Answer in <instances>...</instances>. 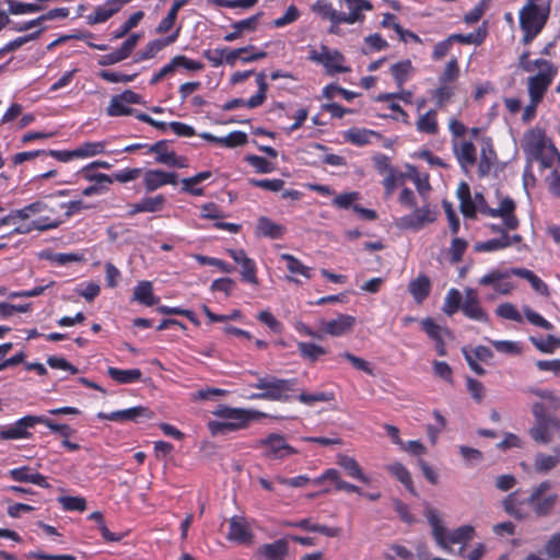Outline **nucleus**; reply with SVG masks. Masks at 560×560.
Here are the masks:
<instances>
[{
  "mask_svg": "<svg viewBox=\"0 0 560 560\" xmlns=\"http://www.w3.org/2000/svg\"><path fill=\"white\" fill-rule=\"evenodd\" d=\"M530 340L536 348L544 353H552L560 347V340L552 335H548L546 338L540 339L530 338Z\"/></svg>",
  "mask_w": 560,
  "mask_h": 560,
  "instance_id": "603ef678",
  "label": "nucleus"
},
{
  "mask_svg": "<svg viewBox=\"0 0 560 560\" xmlns=\"http://www.w3.org/2000/svg\"><path fill=\"white\" fill-rule=\"evenodd\" d=\"M458 75L459 67L457 60L453 58L446 63L443 73L439 78V83L450 84L454 82Z\"/></svg>",
  "mask_w": 560,
  "mask_h": 560,
  "instance_id": "13d9d810",
  "label": "nucleus"
},
{
  "mask_svg": "<svg viewBox=\"0 0 560 560\" xmlns=\"http://www.w3.org/2000/svg\"><path fill=\"white\" fill-rule=\"evenodd\" d=\"M219 417L218 421H211L209 423L210 430L214 434L234 432L244 429L253 420L259 419L265 415L257 410L232 408V407H220L213 412Z\"/></svg>",
  "mask_w": 560,
  "mask_h": 560,
  "instance_id": "7ed1b4c3",
  "label": "nucleus"
},
{
  "mask_svg": "<svg viewBox=\"0 0 560 560\" xmlns=\"http://www.w3.org/2000/svg\"><path fill=\"white\" fill-rule=\"evenodd\" d=\"M550 13L549 4L540 7L527 1L520 11V25L525 33L523 42L530 43L544 28Z\"/></svg>",
  "mask_w": 560,
  "mask_h": 560,
  "instance_id": "0eeeda50",
  "label": "nucleus"
},
{
  "mask_svg": "<svg viewBox=\"0 0 560 560\" xmlns=\"http://www.w3.org/2000/svg\"><path fill=\"white\" fill-rule=\"evenodd\" d=\"M256 81L258 84V92L256 95L252 96L248 101L245 102V105L249 108H255L261 105L266 98L267 83L265 73H258L256 77Z\"/></svg>",
  "mask_w": 560,
  "mask_h": 560,
  "instance_id": "49530a36",
  "label": "nucleus"
},
{
  "mask_svg": "<svg viewBox=\"0 0 560 560\" xmlns=\"http://www.w3.org/2000/svg\"><path fill=\"white\" fill-rule=\"evenodd\" d=\"M522 148L530 160L539 161L542 167L551 168L555 164H560V153L541 128L535 127L526 131Z\"/></svg>",
  "mask_w": 560,
  "mask_h": 560,
  "instance_id": "f03ea898",
  "label": "nucleus"
},
{
  "mask_svg": "<svg viewBox=\"0 0 560 560\" xmlns=\"http://www.w3.org/2000/svg\"><path fill=\"white\" fill-rule=\"evenodd\" d=\"M289 552L287 539H278L271 544L262 545L258 553L264 556L266 560H285Z\"/></svg>",
  "mask_w": 560,
  "mask_h": 560,
  "instance_id": "a878e982",
  "label": "nucleus"
},
{
  "mask_svg": "<svg viewBox=\"0 0 560 560\" xmlns=\"http://www.w3.org/2000/svg\"><path fill=\"white\" fill-rule=\"evenodd\" d=\"M133 299L138 302L152 306L158 303V299L153 295V288L150 281H141L133 290Z\"/></svg>",
  "mask_w": 560,
  "mask_h": 560,
  "instance_id": "473e14b6",
  "label": "nucleus"
},
{
  "mask_svg": "<svg viewBox=\"0 0 560 560\" xmlns=\"http://www.w3.org/2000/svg\"><path fill=\"white\" fill-rule=\"evenodd\" d=\"M324 480H331L336 485L337 490H343L347 492H351L352 483L346 482L340 479V472L337 469L330 468L327 469L320 477L314 480V483H320Z\"/></svg>",
  "mask_w": 560,
  "mask_h": 560,
  "instance_id": "79ce46f5",
  "label": "nucleus"
},
{
  "mask_svg": "<svg viewBox=\"0 0 560 560\" xmlns=\"http://www.w3.org/2000/svg\"><path fill=\"white\" fill-rule=\"evenodd\" d=\"M149 151L155 154V161L158 163L165 164L174 167H187V159L178 156L174 151L168 150L166 142L158 141L149 148Z\"/></svg>",
  "mask_w": 560,
  "mask_h": 560,
  "instance_id": "f3484780",
  "label": "nucleus"
},
{
  "mask_svg": "<svg viewBox=\"0 0 560 560\" xmlns=\"http://www.w3.org/2000/svg\"><path fill=\"white\" fill-rule=\"evenodd\" d=\"M463 296L457 289H451L445 295L443 312L451 316L455 314L459 308L462 310Z\"/></svg>",
  "mask_w": 560,
  "mask_h": 560,
  "instance_id": "58836bf2",
  "label": "nucleus"
},
{
  "mask_svg": "<svg viewBox=\"0 0 560 560\" xmlns=\"http://www.w3.org/2000/svg\"><path fill=\"white\" fill-rule=\"evenodd\" d=\"M439 107H443L454 95V88L450 84L440 83V86L431 92Z\"/></svg>",
  "mask_w": 560,
  "mask_h": 560,
  "instance_id": "864d4df0",
  "label": "nucleus"
},
{
  "mask_svg": "<svg viewBox=\"0 0 560 560\" xmlns=\"http://www.w3.org/2000/svg\"><path fill=\"white\" fill-rule=\"evenodd\" d=\"M258 448L267 454L283 453L282 455H289L295 452L280 434H270L269 436L261 439L257 442Z\"/></svg>",
  "mask_w": 560,
  "mask_h": 560,
  "instance_id": "4be33fe9",
  "label": "nucleus"
},
{
  "mask_svg": "<svg viewBox=\"0 0 560 560\" xmlns=\"http://www.w3.org/2000/svg\"><path fill=\"white\" fill-rule=\"evenodd\" d=\"M312 11L319 14L323 19L329 20L331 23L329 32L332 34L337 33V28L340 25L339 11L332 8L331 3L327 0H317L312 5Z\"/></svg>",
  "mask_w": 560,
  "mask_h": 560,
  "instance_id": "b1692460",
  "label": "nucleus"
},
{
  "mask_svg": "<svg viewBox=\"0 0 560 560\" xmlns=\"http://www.w3.org/2000/svg\"><path fill=\"white\" fill-rule=\"evenodd\" d=\"M153 417V412L143 406H136L125 410H118L110 413L100 412L98 418L109 420V421H132L139 422L141 419H151Z\"/></svg>",
  "mask_w": 560,
  "mask_h": 560,
  "instance_id": "4468645a",
  "label": "nucleus"
},
{
  "mask_svg": "<svg viewBox=\"0 0 560 560\" xmlns=\"http://www.w3.org/2000/svg\"><path fill=\"white\" fill-rule=\"evenodd\" d=\"M348 12H339L340 24L352 25L364 20V12L372 11L373 5L369 0H343Z\"/></svg>",
  "mask_w": 560,
  "mask_h": 560,
  "instance_id": "ddd939ff",
  "label": "nucleus"
},
{
  "mask_svg": "<svg viewBox=\"0 0 560 560\" xmlns=\"http://www.w3.org/2000/svg\"><path fill=\"white\" fill-rule=\"evenodd\" d=\"M417 130L424 133L435 135L439 131L436 110L430 109L421 114L416 124Z\"/></svg>",
  "mask_w": 560,
  "mask_h": 560,
  "instance_id": "2f4dec72",
  "label": "nucleus"
},
{
  "mask_svg": "<svg viewBox=\"0 0 560 560\" xmlns=\"http://www.w3.org/2000/svg\"><path fill=\"white\" fill-rule=\"evenodd\" d=\"M308 59L320 63L329 74L349 72L350 69L343 66L345 57L338 51L322 46L320 51L311 49Z\"/></svg>",
  "mask_w": 560,
  "mask_h": 560,
  "instance_id": "f8f14e48",
  "label": "nucleus"
},
{
  "mask_svg": "<svg viewBox=\"0 0 560 560\" xmlns=\"http://www.w3.org/2000/svg\"><path fill=\"white\" fill-rule=\"evenodd\" d=\"M257 233L272 240L280 238L284 234V226L278 224L266 217L258 220Z\"/></svg>",
  "mask_w": 560,
  "mask_h": 560,
  "instance_id": "c85d7f7f",
  "label": "nucleus"
},
{
  "mask_svg": "<svg viewBox=\"0 0 560 560\" xmlns=\"http://www.w3.org/2000/svg\"><path fill=\"white\" fill-rule=\"evenodd\" d=\"M533 459L532 464L522 462L521 466L524 469H527L529 465L534 466V470L538 474H546L550 469H552L557 464V457H530Z\"/></svg>",
  "mask_w": 560,
  "mask_h": 560,
  "instance_id": "a18cd8bd",
  "label": "nucleus"
},
{
  "mask_svg": "<svg viewBox=\"0 0 560 560\" xmlns=\"http://www.w3.org/2000/svg\"><path fill=\"white\" fill-rule=\"evenodd\" d=\"M510 277V272L501 270H491L479 279V284L483 287L492 285L493 288L498 282L505 280Z\"/></svg>",
  "mask_w": 560,
  "mask_h": 560,
  "instance_id": "e2e57ef3",
  "label": "nucleus"
},
{
  "mask_svg": "<svg viewBox=\"0 0 560 560\" xmlns=\"http://www.w3.org/2000/svg\"><path fill=\"white\" fill-rule=\"evenodd\" d=\"M497 162V154L493 150L492 141L490 138L481 140L480 156L478 162V174L480 177H486L490 174L492 167Z\"/></svg>",
  "mask_w": 560,
  "mask_h": 560,
  "instance_id": "412c9836",
  "label": "nucleus"
},
{
  "mask_svg": "<svg viewBox=\"0 0 560 560\" xmlns=\"http://www.w3.org/2000/svg\"><path fill=\"white\" fill-rule=\"evenodd\" d=\"M248 183L255 187H259V188L270 190V191H280L284 186V182L282 179H278V178H275V179L252 178L248 180Z\"/></svg>",
  "mask_w": 560,
  "mask_h": 560,
  "instance_id": "338daca9",
  "label": "nucleus"
},
{
  "mask_svg": "<svg viewBox=\"0 0 560 560\" xmlns=\"http://www.w3.org/2000/svg\"><path fill=\"white\" fill-rule=\"evenodd\" d=\"M107 373L114 381L121 384L137 382L141 378L142 375L139 369L120 370L116 368H108Z\"/></svg>",
  "mask_w": 560,
  "mask_h": 560,
  "instance_id": "f704fd0d",
  "label": "nucleus"
},
{
  "mask_svg": "<svg viewBox=\"0 0 560 560\" xmlns=\"http://www.w3.org/2000/svg\"><path fill=\"white\" fill-rule=\"evenodd\" d=\"M457 197L460 201V211L466 218H474L479 211L488 217L501 218L508 230L517 229L520 222L514 214L515 202L510 197H504L498 208H490L483 195L476 192L471 196L468 184L464 182L458 185Z\"/></svg>",
  "mask_w": 560,
  "mask_h": 560,
  "instance_id": "f257e3e1",
  "label": "nucleus"
},
{
  "mask_svg": "<svg viewBox=\"0 0 560 560\" xmlns=\"http://www.w3.org/2000/svg\"><path fill=\"white\" fill-rule=\"evenodd\" d=\"M422 329L427 335L434 341L444 338V335H448V331L435 324L431 318H425L421 322Z\"/></svg>",
  "mask_w": 560,
  "mask_h": 560,
  "instance_id": "3c124183",
  "label": "nucleus"
},
{
  "mask_svg": "<svg viewBox=\"0 0 560 560\" xmlns=\"http://www.w3.org/2000/svg\"><path fill=\"white\" fill-rule=\"evenodd\" d=\"M143 16L144 13L142 11H137L131 14L130 18L113 34V37L116 39L124 37L129 31L139 24Z\"/></svg>",
  "mask_w": 560,
  "mask_h": 560,
  "instance_id": "6e6d98bb",
  "label": "nucleus"
},
{
  "mask_svg": "<svg viewBox=\"0 0 560 560\" xmlns=\"http://www.w3.org/2000/svg\"><path fill=\"white\" fill-rule=\"evenodd\" d=\"M19 210L11 211L5 218H12V222L7 223L8 226H12V234H27L33 230L46 231L56 229L61 224V220H56L50 217H43L28 223H22L26 221V217L19 215Z\"/></svg>",
  "mask_w": 560,
  "mask_h": 560,
  "instance_id": "9d476101",
  "label": "nucleus"
},
{
  "mask_svg": "<svg viewBox=\"0 0 560 560\" xmlns=\"http://www.w3.org/2000/svg\"><path fill=\"white\" fill-rule=\"evenodd\" d=\"M532 413L535 418L534 425L529 429L530 438L540 444H547L555 436H560V420L547 413L542 402L532 405Z\"/></svg>",
  "mask_w": 560,
  "mask_h": 560,
  "instance_id": "423d86ee",
  "label": "nucleus"
},
{
  "mask_svg": "<svg viewBox=\"0 0 560 560\" xmlns=\"http://www.w3.org/2000/svg\"><path fill=\"white\" fill-rule=\"evenodd\" d=\"M413 70L410 60H402L392 65L390 74L397 82L398 86H401L409 78Z\"/></svg>",
  "mask_w": 560,
  "mask_h": 560,
  "instance_id": "4c0bfd02",
  "label": "nucleus"
},
{
  "mask_svg": "<svg viewBox=\"0 0 560 560\" xmlns=\"http://www.w3.org/2000/svg\"><path fill=\"white\" fill-rule=\"evenodd\" d=\"M228 538L240 544L250 541L252 533L243 517L234 516L230 520V530L228 533Z\"/></svg>",
  "mask_w": 560,
  "mask_h": 560,
  "instance_id": "393cba45",
  "label": "nucleus"
},
{
  "mask_svg": "<svg viewBox=\"0 0 560 560\" xmlns=\"http://www.w3.org/2000/svg\"><path fill=\"white\" fill-rule=\"evenodd\" d=\"M495 314L502 318L514 320L517 323H522L523 320L521 313L512 303L509 302L500 304L495 310Z\"/></svg>",
  "mask_w": 560,
  "mask_h": 560,
  "instance_id": "4d7b16f0",
  "label": "nucleus"
},
{
  "mask_svg": "<svg viewBox=\"0 0 560 560\" xmlns=\"http://www.w3.org/2000/svg\"><path fill=\"white\" fill-rule=\"evenodd\" d=\"M465 296L463 299L462 311L463 313L478 322H487L488 315L480 305L479 295L476 289L466 288Z\"/></svg>",
  "mask_w": 560,
  "mask_h": 560,
  "instance_id": "dca6fc26",
  "label": "nucleus"
},
{
  "mask_svg": "<svg viewBox=\"0 0 560 560\" xmlns=\"http://www.w3.org/2000/svg\"><path fill=\"white\" fill-rule=\"evenodd\" d=\"M409 292L417 303H421L430 293V280L427 276H419L409 283Z\"/></svg>",
  "mask_w": 560,
  "mask_h": 560,
  "instance_id": "7c9ffc66",
  "label": "nucleus"
},
{
  "mask_svg": "<svg viewBox=\"0 0 560 560\" xmlns=\"http://www.w3.org/2000/svg\"><path fill=\"white\" fill-rule=\"evenodd\" d=\"M175 70L179 67L185 68L188 71H199L203 68V65L199 61L187 58L186 56L178 55L172 59Z\"/></svg>",
  "mask_w": 560,
  "mask_h": 560,
  "instance_id": "0e129e2a",
  "label": "nucleus"
},
{
  "mask_svg": "<svg viewBox=\"0 0 560 560\" xmlns=\"http://www.w3.org/2000/svg\"><path fill=\"white\" fill-rule=\"evenodd\" d=\"M140 34H132L124 44L118 48L117 50L101 56L98 59V65L101 66H112L115 63H118L126 58L130 56V54L133 51L136 46L138 45V42L140 39Z\"/></svg>",
  "mask_w": 560,
  "mask_h": 560,
  "instance_id": "6ab92c4d",
  "label": "nucleus"
},
{
  "mask_svg": "<svg viewBox=\"0 0 560 560\" xmlns=\"http://www.w3.org/2000/svg\"><path fill=\"white\" fill-rule=\"evenodd\" d=\"M407 176L408 179H411L419 192V195L425 199L427 195L431 190V185L429 183V175L428 174H421L415 166L407 165Z\"/></svg>",
  "mask_w": 560,
  "mask_h": 560,
  "instance_id": "cd10ccee",
  "label": "nucleus"
},
{
  "mask_svg": "<svg viewBox=\"0 0 560 560\" xmlns=\"http://www.w3.org/2000/svg\"><path fill=\"white\" fill-rule=\"evenodd\" d=\"M34 427V416H26L9 427L1 428L0 438L2 440H18L28 438V430Z\"/></svg>",
  "mask_w": 560,
  "mask_h": 560,
  "instance_id": "aec40b11",
  "label": "nucleus"
},
{
  "mask_svg": "<svg viewBox=\"0 0 560 560\" xmlns=\"http://www.w3.org/2000/svg\"><path fill=\"white\" fill-rule=\"evenodd\" d=\"M438 211L430 203L416 208L411 213L398 218L395 222L398 229L418 231L435 221Z\"/></svg>",
  "mask_w": 560,
  "mask_h": 560,
  "instance_id": "9b49d317",
  "label": "nucleus"
},
{
  "mask_svg": "<svg viewBox=\"0 0 560 560\" xmlns=\"http://www.w3.org/2000/svg\"><path fill=\"white\" fill-rule=\"evenodd\" d=\"M166 199L163 195L145 197L140 200L143 212H159L165 206Z\"/></svg>",
  "mask_w": 560,
  "mask_h": 560,
  "instance_id": "5fc2aeb1",
  "label": "nucleus"
},
{
  "mask_svg": "<svg viewBox=\"0 0 560 560\" xmlns=\"http://www.w3.org/2000/svg\"><path fill=\"white\" fill-rule=\"evenodd\" d=\"M42 8L35 3H23L19 1H9V12L11 14H26L38 12Z\"/></svg>",
  "mask_w": 560,
  "mask_h": 560,
  "instance_id": "69168bd1",
  "label": "nucleus"
},
{
  "mask_svg": "<svg viewBox=\"0 0 560 560\" xmlns=\"http://www.w3.org/2000/svg\"><path fill=\"white\" fill-rule=\"evenodd\" d=\"M66 511L83 512L86 509V501L82 497L62 495L57 499Z\"/></svg>",
  "mask_w": 560,
  "mask_h": 560,
  "instance_id": "8fccbe9b",
  "label": "nucleus"
},
{
  "mask_svg": "<svg viewBox=\"0 0 560 560\" xmlns=\"http://www.w3.org/2000/svg\"><path fill=\"white\" fill-rule=\"evenodd\" d=\"M143 182L147 191H154L165 185L164 172L161 170H150L143 175Z\"/></svg>",
  "mask_w": 560,
  "mask_h": 560,
  "instance_id": "37998d69",
  "label": "nucleus"
},
{
  "mask_svg": "<svg viewBox=\"0 0 560 560\" xmlns=\"http://www.w3.org/2000/svg\"><path fill=\"white\" fill-rule=\"evenodd\" d=\"M425 517L432 527V535L436 544L444 550L451 551L450 544H466L474 537V527L470 525L460 526L452 532L443 526L442 521L432 508L425 511Z\"/></svg>",
  "mask_w": 560,
  "mask_h": 560,
  "instance_id": "20e7f679",
  "label": "nucleus"
},
{
  "mask_svg": "<svg viewBox=\"0 0 560 560\" xmlns=\"http://www.w3.org/2000/svg\"><path fill=\"white\" fill-rule=\"evenodd\" d=\"M552 483L548 480L540 482L532 488L529 495L526 498L529 505L538 517L549 516L558 501V494L549 492Z\"/></svg>",
  "mask_w": 560,
  "mask_h": 560,
  "instance_id": "6e6552de",
  "label": "nucleus"
},
{
  "mask_svg": "<svg viewBox=\"0 0 560 560\" xmlns=\"http://www.w3.org/2000/svg\"><path fill=\"white\" fill-rule=\"evenodd\" d=\"M527 393L546 400L547 405H544L545 410L549 409L557 411L560 409V396L555 390L530 387L527 389Z\"/></svg>",
  "mask_w": 560,
  "mask_h": 560,
  "instance_id": "c756f323",
  "label": "nucleus"
},
{
  "mask_svg": "<svg viewBox=\"0 0 560 560\" xmlns=\"http://www.w3.org/2000/svg\"><path fill=\"white\" fill-rule=\"evenodd\" d=\"M511 246L510 236L508 234L501 235L499 238L488 240L486 242H478L475 244L476 252H497Z\"/></svg>",
  "mask_w": 560,
  "mask_h": 560,
  "instance_id": "e433bc0d",
  "label": "nucleus"
},
{
  "mask_svg": "<svg viewBox=\"0 0 560 560\" xmlns=\"http://www.w3.org/2000/svg\"><path fill=\"white\" fill-rule=\"evenodd\" d=\"M247 141V135L243 131H233L230 132L226 137H222L218 139V143L226 147L234 148L238 145L245 144Z\"/></svg>",
  "mask_w": 560,
  "mask_h": 560,
  "instance_id": "052dcab7",
  "label": "nucleus"
},
{
  "mask_svg": "<svg viewBox=\"0 0 560 560\" xmlns=\"http://www.w3.org/2000/svg\"><path fill=\"white\" fill-rule=\"evenodd\" d=\"M259 15L260 14H257V15L250 16L248 19L235 22L232 25L234 31L226 34L224 36V40L233 42L236 38H238L242 35V33L247 32V31H254L256 28V24H257Z\"/></svg>",
  "mask_w": 560,
  "mask_h": 560,
  "instance_id": "72a5a7b5",
  "label": "nucleus"
},
{
  "mask_svg": "<svg viewBox=\"0 0 560 560\" xmlns=\"http://www.w3.org/2000/svg\"><path fill=\"white\" fill-rule=\"evenodd\" d=\"M106 150V142L97 141V142H85L77 148V156L78 158H92L98 154L104 153Z\"/></svg>",
  "mask_w": 560,
  "mask_h": 560,
  "instance_id": "c03bdc74",
  "label": "nucleus"
},
{
  "mask_svg": "<svg viewBox=\"0 0 560 560\" xmlns=\"http://www.w3.org/2000/svg\"><path fill=\"white\" fill-rule=\"evenodd\" d=\"M544 551L549 559L560 560V533L552 534L548 538Z\"/></svg>",
  "mask_w": 560,
  "mask_h": 560,
  "instance_id": "bf43d9fd",
  "label": "nucleus"
},
{
  "mask_svg": "<svg viewBox=\"0 0 560 560\" xmlns=\"http://www.w3.org/2000/svg\"><path fill=\"white\" fill-rule=\"evenodd\" d=\"M355 325V317L348 314H340L331 320H322L320 330L329 336L339 337L352 331Z\"/></svg>",
  "mask_w": 560,
  "mask_h": 560,
  "instance_id": "2eb2a0df",
  "label": "nucleus"
},
{
  "mask_svg": "<svg viewBox=\"0 0 560 560\" xmlns=\"http://www.w3.org/2000/svg\"><path fill=\"white\" fill-rule=\"evenodd\" d=\"M132 109L125 104L117 95L113 96L107 107L109 116H125L130 115Z\"/></svg>",
  "mask_w": 560,
  "mask_h": 560,
  "instance_id": "680f3d73",
  "label": "nucleus"
},
{
  "mask_svg": "<svg viewBox=\"0 0 560 560\" xmlns=\"http://www.w3.org/2000/svg\"><path fill=\"white\" fill-rule=\"evenodd\" d=\"M502 504L504 511L514 518L523 521L528 517V512L524 508L527 504L526 498H521L518 491L508 494Z\"/></svg>",
  "mask_w": 560,
  "mask_h": 560,
  "instance_id": "5701e85b",
  "label": "nucleus"
},
{
  "mask_svg": "<svg viewBox=\"0 0 560 560\" xmlns=\"http://www.w3.org/2000/svg\"><path fill=\"white\" fill-rule=\"evenodd\" d=\"M388 470L407 488V490L415 493L411 476L402 465L398 463L393 464L388 466Z\"/></svg>",
  "mask_w": 560,
  "mask_h": 560,
  "instance_id": "de8ad7c7",
  "label": "nucleus"
},
{
  "mask_svg": "<svg viewBox=\"0 0 560 560\" xmlns=\"http://www.w3.org/2000/svg\"><path fill=\"white\" fill-rule=\"evenodd\" d=\"M293 382L290 380L276 378L273 376L261 377L254 385L256 388L264 390L262 393L250 395L252 399H284V394L293 388Z\"/></svg>",
  "mask_w": 560,
  "mask_h": 560,
  "instance_id": "1a4fd4ad",
  "label": "nucleus"
},
{
  "mask_svg": "<svg viewBox=\"0 0 560 560\" xmlns=\"http://www.w3.org/2000/svg\"><path fill=\"white\" fill-rule=\"evenodd\" d=\"M118 8L112 0H107L104 4L97 7L94 11V14L89 15L88 20L90 24L103 23L112 18L116 12H118Z\"/></svg>",
  "mask_w": 560,
  "mask_h": 560,
  "instance_id": "c9c22d12",
  "label": "nucleus"
},
{
  "mask_svg": "<svg viewBox=\"0 0 560 560\" xmlns=\"http://www.w3.org/2000/svg\"><path fill=\"white\" fill-rule=\"evenodd\" d=\"M287 262L288 270L293 275H301L306 279L311 278V268L302 264L298 258L290 254H282L280 256Z\"/></svg>",
  "mask_w": 560,
  "mask_h": 560,
  "instance_id": "a19ab883",
  "label": "nucleus"
},
{
  "mask_svg": "<svg viewBox=\"0 0 560 560\" xmlns=\"http://www.w3.org/2000/svg\"><path fill=\"white\" fill-rule=\"evenodd\" d=\"M42 210H50L51 212H55V208L54 207H50L47 202L45 201H36V202H33L22 209H19V215H22V217H26V219L28 220L30 218L32 217H38L42 214Z\"/></svg>",
  "mask_w": 560,
  "mask_h": 560,
  "instance_id": "09e8293b",
  "label": "nucleus"
},
{
  "mask_svg": "<svg viewBox=\"0 0 560 560\" xmlns=\"http://www.w3.org/2000/svg\"><path fill=\"white\" fill-rule=\"evenodd\" d=\"M527 56V54L522 55L521 65L524 70L528 72L538 69V73L528 79L527 88L530 100L534 103H539L557 74V68L545 59H537L534 62H525Z\"/></svg>",
  "mask_w": 560,
  "mask_h": 560,
  "instance_id": "39448f33",
  "label": "nucleus"
},
{
  "mask_svg": "<svg viewBox=\"0 0 560 560\" xmlns=\"http://www.w3.org/2000/svg\"><path fill=\"white\" fill-rule=\"evenodd\" d=\"M298 348L302 358L315 362L322 355L326 354V349L312 342H298Z\"/></svg>",
  "mask_w": 560,
  "mask_h": 560,
  "instance_id": "ea45409f",
  "label": "nucleus"
},
{
  "mask_svg": "<svg viewBox=\"0 0 560 560\" xmlns=\"http://www.w3.org/2000/svg\"><path fill=\"white\" fill-rule=\"evenodd\" d=\"M454 154L465 173H468L469 168L476 163V148L467 140H454L453 143Z\"/></svg>",
  "mask_w": 560,
  "mask_h": 560,
  "instance_id": "a211bd4d",
  "label": "nucleus"
},
{
  "mask_svg": "<svg viewBox=\"0 0 560 560\" xmlns=\"http://www.w3.org/2000/svg\"><path fill=\"white\" fill-rule=\"evenodd\" d=\"M246 161L260 174H268L275 170V166L262 156L248 155Z\"/></svg>",
  "mask_w": 560,
  "mask_h": 560,
  "instance_id": "774afa93",
  "label": "nucleus"
},
{
  "mask_svg": "<svg viewBox=\"0 0 560 560\" xmlns=\"http://www.w3.org/2000/svg\"><path fill=\"white\" fill-rule=\"evenodd\" d=\"M338 464L348 477L363 483H370V478L363 472L362 468L353 457H340Z\"/></svg>",
  "mask_w": 560,
  "mask_h": 560,
  "instance_id": "bb28decb",
  "label": "nucleus"
}]
</instances>
